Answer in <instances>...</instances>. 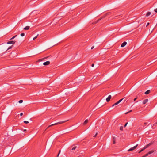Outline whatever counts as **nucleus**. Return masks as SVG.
<instances>
[{
    "label": "nucleus",
    "instance_id": "16",
    "mask_svg": "<svg viewBox=\"0 0 157 157\" xmlns=\"http://www.w3.org/2000/svg\"><path fill=\"white\" fill-rule=\"evenodd\" d=\"M150 92V90H148L146 91L145 93V94H149Z\"/></svg>",
    "mask_w": 157,
    "mask_h": 157
},
{
    "label": "nucleus",
    "instance_id": "8",
    "mask_svg": "<svg viewBox=\"0 0 157 157\" xmlns=\"http://www.w3.org/2000/svg\"><path fill=\"white\" fill-rule=\"evenodd\" d=\"M127 44V42L124 41L123 42L121 45V47H123L125 46L126 44Z\"/></svg>",
    "mask_w": 157,
    "mask_h": 157
},
{
    "label": "nucleus",
    "instance_id": "19",
    "mask_svg": "<svg viewBox=\"0 0 157 157\" xmlns=\"http://www.w3.org/2000/svg\"><path fill=\"white\" fill-rule=\"evenodd\" d=\"M17 36V35H15L13 37H12V38H10V40H13V39L15 37H16V36Z\"/></svg>",
    "mask_w": 157,
    "mask_h": 157
},
{
    "label": "nucleus",
    "instance_id": "41",
    "mask_svg": "<svg viewBox=\"0 0 157 157\" xmlns=\"http://www.w3.org/2000/svg\"><path fill=\"white\" fill-rule=\"evenodd\" d=\"M24 131H26V129H24Z\"/></svg>",
    "mask_w": 157,
    "mask_h": 157
},
{
    "label": "nucleus",
    "instance_id": "3",
    "mask_svg": "<svg viewBox=\"0 0 157 157\" xmlns=\"http://www.w3.org/2000/svg\"><path fill=\"white\" fill-rule=\"evenodd\" d=\"M138 145V144H137L136 146H134V147L131 148L130 149H129L128 150V151H133L136 149V147H137V146Z\"/></svg>",
    "mask_w": 157,
    "mask_h": 157
},
{
    "label": "nucleus",
    "instance_id": "35",
    "mask_svg": "<svg viewBox=\"0 0 157 157\" xmlns=\"http://www.w3.org/2000/svg\"><path fill=\"white\" fill-rule=\"evenodd\" d=\"M137 99V98H134V101H135Z\"/></svg>",
    "mask_w": 157,
    "mask_h": 157
},
{
    "label": "nucleus",
    "instance_id": "27",
    "mask_svg": "<svg viewBox=\"0 0 157 157\" xmlns=\"http://www.w3.org/2000/svg\"><path fill=\"white\" fill-rule=\"evenodd\" d=\"M123 127L122 126H121L120 128V129L122 131L123 130Z\"/></svg>",
    "mask_w": 157,
    "mask_h": 157
},
{
    "label": "nucleus",
    "instance_id": "23",
    "mask_svg": "<svg viewBox=\"0 0 157 157\" xmlns=\"http://www.w3.org/2000/svg\"><path fill=\"white\" fill-rule=\"evenodd\" d=\"M38 35H38V34L35 37H34V38H33V40H35V39H36L37 38V36H38Z\"/></svg>",
    "mask_w": 157,
    "mask_h": 157
},
{
    "label": "nucleus",
    "instance_id": "39",
    "mask_svg": "<svg viewBox=\"0 0 157 157\" xmlns=\"http://www.w3.org/2000/svg\"><path fill=\"white\" fill-rule=\"evenodd\" d=\"M23 113H21L20 114V116H22V115H23Z\"/></svg>",
    "mask_w": 157,
    "mask_h": 157
},
{
    "label": "nucleus",
    "instance_id": "9",
    "mask_svg": "<svg viewBox=\"0 0 157 157\" xmlns=\"http://www.w3.org/2000/svg\"><path fill=\"white\" fill-rule=\"evenodd\" d=\"M152 144L151 143H150L148 144L144 148L145 149L149 146H151Z\"/></svg>",
    "mask_w": 157,
    "mask_h": 157
},
{
    "label": "nucleus",
    "instance_id": "18",
    "mask_svg": "<svg viewBox=\"0 0 157 157\" xmlns=\"http://www.w3.org/2000/svg\"><path fill=\"white\" fill-rule=\"evenodd\" d=\"M88 122V121L87 119L85 120V121H84L83 124H86Z\"/></svg>",
    "mask_w": 157,
    "mask_h": 157
},
{
    "label": "nucleus",
    "instance_id": "36",
    "mask_svg": "<svg viewBox=\"0 0 157 157\" xmlns=\"http://www.w3.org/2000/svg\"><path fill=\"white\" fill-rule=\"evenodd\" d=\"M94 48V46H92L91 47V49H93Z\"/></svg>",
    "mask_w": 157,
    "mask_h": 157
},
{
    "label": "nucleus",
    "instance_id": "17",
    "mask_svg": "<svg viewBox=\"0 0 157 157\" xmlns=\"http://www.w3.org/2000/svg\"><path fill=\"white\" fill-rule=\"evenodd\" d=\"M150 14H151V12H148L147 13L146 15V16L147 17H148V16H149Z\"/></svg>",
    "mask_w": 157,
    "mask_h": 157
},
{
    "label": "nucleus",
    "instance_id": "5",
    "mask_svg": "<svg viewBox=\"0 0 157 157\" xmlns=\"http://www.w3.org/2000/svg\"><path fill=\"white\" fill-rule=\"evenodd\" d=\"M50 63V62L49 61H47L43 63V64L44 66H47Z\"/></svg>",
    "mask_w": 157,
    "mask_h": 157
},
{
    "label": "nucleus",
    "instance_id": "12",
    "mask_svg": "<svg viewBox=\"0 0 157 157\" xmlns=\"http://www.w3.org/2000/svg\"><path fill=\"white\" fill-rule=\"evenodd\" d=\"M113 144L116 143V138L115 137H113Z\"/></svg>",
    "mask_w": 157,
    "mask_h": 157
},
{
    "label": "nucleus",
    "instance_id": "11",
    "mask_svg": "<svg viewBox=\"0 0 157 157\" xmlns=\"http://www.w3.org/2000/svg\"><path fill=\"white\" fill-rule=\"evenodd\" d=\"M148 99H145V100H144V101H143V103L144 104H145L146 103H147L148 101Z\"/></svg>",
    "mask_w": 157,
    "mask_h": 157
},
{
    "label": "nucleus",
    "instance_id": "38",
    "mask_svg": "<svg viewBox=\"0 0 157 157\" xmlns=\"http://www.w3.org/2000/svg\"><path fill=\"white\" fill-rule=\"evenodd\" d=\"M94 64H92L91 65V66H92V67H94Z\"/></svg>",
    "mask_w": 157,
    "mask_h": 157
},
{
    "label": "nucleus",
    "instance_id": "13",
    "mask_svg": "<svg viewBox=\"0 0 157 157\" xmlns=\"http://www.w3.org/2000/svg\"><path fill=\"white\" fill-rule=\"evenodd\" d=\"M30 27L29 26H27L24 28L23 29L25 30H28L29 29Z\"/></svg>",
    "mask_w": 157,
    "mask_h": 157
},
{
    "label": "nucleus",
    "instance_id": "26",
    "mask_svg": "<svg viewBox=\"0 0 157 157\" xmlns=\"http://www.w3.org/2000/svg\"><path fill=\"white\" fill-rule=\"evenodd\" d=\"M24 122L25 124H28L29 123V122L27 121H24Z\"/></svg>",
    "mask_w": 157,
    "mask_h": 157
},
{
    "label": "nucleus",
    "instance_id": "20",
    "mask_svg": "<svg viewBox=\"0 0 157 157\" xmlns=\"http://www.w3.org/2000/svg\"><path fill=\"white\" fill-rule=\"evenodd\" d=\"M145 149H144V148H143L141 150H140L139 152V153H140L142 151H143L144 150H145Z\"/></svg>",
    "mask_w": 157,
    "mask_h": 157
},
{
    "label": "nucleus",
    "instance_id": "14",
    "mask_svg": "<svg viewBox=\"0 0 157 157\" xmlns=\"http://www.w3.org/2000/svg\"><path fill=\"white\" fill-rule=\"evenodd\" d=\"M101 18H100V19H98V20H97L96 21H95V22H94L93 23L94 24H96L97 22H98L99 21H100L101 19Z\"/></svg>",
    "mask_w": 157,
    "mask_h": 157
},
{
    "label": "nucleus",
    "instance_id": "33",
    "mask_svg": "<svg viewBox=\"0 0 157 157\" xmlns=\"http://www.w3.org/2000/svg\"><path fill=\"white\" fill-rule=\"evenodd\" d=\"M149 24V22L147 23L146 25V27Z\"/></svg>",
    "mask_w": 157,
    "mask_h": 157
},
{
    "label": "nucleus",
    "instance_id": "31",
    "mask_svg": "<svg viewBox=\"0 0 157 157\" xmlns=\"http://www.w3.org/2000/svg\"><path fill=\"white\" fill-rule=\"evenodd\" d=\"M12 54H13L12 53H11V54H10V57H13V56H12Z\"/></svg>",
    "mask_w": 157,
    "mask_h": 157
},
{
    "label": "nucleus",
    "instance_id": "2",
    "mask_svg": "<svg viewBox=\"0 0 157 157\" xmlns=\"http://www.w3.org/2000/svg\"><path fill=\"white\" fill-rule=\"evenodd\" d=\"M68 121V120H66V121H64L59 122H58L57 123H55V124H51L50 125H49V126H48L47 127V128H46V129L45 130V131L47 129H48L50 127H51V126H53V125H57V124H61L64 123L66 122V121Z\"/></svg>",
    "mask_w": 157,
    "mask_h": 157
},
{
    "label": "nucleus",
    "instance_id": "22",
    "mask_svg": "<svg viewBox=\"0 0 157 157\" xmlns=\"http://www.w3.org/2000/svg\"><path fill=\"white\" fill-rule=\"evenodd\" d=\"M132 111V110H130V111H129L128 112H127L126 113H125V114H127L128 113H130V112H131Z\"/></svg>",
    "mask_w": 157,
    "mask_h": 157
},
{
    "label": "nucleus",
    "instance_id": "4",
    "mask_svg": "<svg viewBox=\"0 0 157 157\" xmlns=\"http://www.w3.org/2000/svg\"><path fill=\"white\" fill-rule=\"evenodd\" d=\"M153 152H154L153 151H152L149 152L148 153L146 154H145L144 155L145 157L147 156L148 155L151 154L153 153Z\"/></svg>",
    "mask_w": 157,
    "mask_h": 157
},
{
    "label": "nucleus",
    "instance_id": "21",
    "mask_svg": "<svg viewBox=\"0 0 157 157\" xmlns=\"http://www.w3.org/2000/svg\"><path fill=\"white\" fill-rule=\"evenodd\" d=\"M76 146H75L72 148L71 150H75L76 149Z\"/></svg>",
    "mask_w": 157,
    "mask_h": 157
},
{
    "label": "nucleus",
    "instance_id": "15",
    "mask_svg": "<svg viewBox=\"0 0 157 157\" xmlns=\"http://www.w3.org/2000/svg\"><path fill=\"white\" fill-rule=\"evenodd\" d=\"M48 57H48H45L44 58H42V59H39V61H42V60H44V59H46Z\"/></svg>",
    "mask_w": 157,
    "mask_h": 157
},
{
    "label": "nucleus",
    "instance_id": "10",
    "mask_svg": "<svg viewBox=\"0 0 157 157\" xmlns=\"http://www.w3.org/2000/svg\"><path fill=\"white\" fill-rule=\"evenodd\" d=\"M152 144L151 143H150L148 144L144 148L145 149L149 146H151Z\"/></svg>",
    "mask_w": 157,
    "mask_h": 157
},
{
    "label": "nucleus",
    "instance_id": "25",
    "mask_svg": "<svg viewBox=\"0 0 157 157\" xmlns=\"http://www.w3.org/2000/svg\"><path fill=\"white\" fill-rule=\"evenodd\" d=\"M25 33H22L21 34V36H25Z\"/></svg>",
    "mask_w": 157,
    "mask_h": 157
},
{
    "label": "nucleus",
    "instance_id": "34",
    "mask_svg": "<svg viewBox=\"0 0 157 157\" xmlns=\"http://www.w3.org/2000/svg\"><path fill=\"white\" fill-rule=\"evenodd\" d=\"M127 124H128V123H127H127L125 124L124 125V127H125L126 126V125H127Z\"/></svg>",
    "mask_w": 157,
    "mask_h": 157
},
{
    "label": "nucleus",
    "instance_id": "37",
    "mask_svg": "<svg viewBox=\"0 0 157 157\" xmlns=\"http://www.w3.org/2000/svg\"><path fill=\"white\" fill-rule=\"evenodd\" d=\"M97 133L94 136V137H96V136H97Z\"/></svg>",
    "mask_w": 157,
    "mask_h": 157
},
{
    "label": "nucleus",
    "instance_id": "24",
    "mask_svg": "<svg viewBox=\"0 0 157 157\" xmlns=\"http://www.w3.org/2000/svg\"><path fill=\"white\" fill-rule=\"evenodd\" d=\"M23 101L22 100H20L18 102L20 103H22Z\"/></svg>",
    "mask_w": 157,
    "mask_h": 157
},
{
    "label": "nucleus",
    "instance_id": "7",
    "mask_svg": "<svg viewBox=\"0 0 157 157\" xmlns=\"http://www.w3.org/2000/svg\"><path fill=\"white\" fill-rule=\"evenodd\" d=\"M15 41H10L7 42V44H14Z\"/></svg>",
    "mask_w": 157,
    "mask_h": 157
},
{
    "label": "nucleus",
    "instance_id": "32",
    "mask_svg": "<svg viewBox=\"0 0 157 157\" xmlns=\"http://www.w3.org/2000/svg\"><path fill=\"white\" fill-rule=\"evenodd\" d=\"M157 124V122H156L153 124V126Z\"/></svg>",
    "mask_w": 157,
    "mask_h": 157
},
{
    "label": "nucleus",
    "instance_id": "30",
    "mask_svg": "<svg viewBox=\"0 0 157 157\" xmlns=\"http://www.w3.org/2000/svg\"><path fill=\"white\" fill-rule=\"evenodd\" d=\"M154 11L156 12V13H157V8L156 9H155L154 10Z\"/></svg>",
    "mask_w": 157,
    "mask_h": 157
},
{
    "label": "nucleus",
    "instance_id": "28",
    "mask_svg": "<svg viewBox=\"0 0 157 157\" xmlns=\"http://www.w3.org/2000/svg\"><path fill=\"white\" fill-rule=\"evenodd\" d=\"M60 151H61L60 150L59 151V152L58 154L57 155L56 157H58V156H59V154H60Z\"/></svg>",
    "mask_w": 157,
    "mask_h": 157
},
{
    "label": "nucleus",
    "instance_id": "1",
    "mask_svg": "<svg viewBox=\"0 0 157 157\" xmlns=\"http://www.w3.org/2000/svg\"><path fill=\"white\" fill-rule=\"evenodd\" d=\"M126 101V99L125 98H123L119 100L117 102L114 103L113 105H112V107H113L114 105H118L119 103L121 102H122V104H123L124 102H125Z\"/></svg>",
    "mask_w": 157,
    "mask_h": 157
},
{
    "label": "nucleus",
    "instance_id": "40",
    "mask_svg": "<svg viewBox=\"0 0 157 157\" xmlns=\"http://www.w3.org/2000/svg\"><path fill=\"white\" fill-rule=\"evenodd\" d=\"M147 124V123H144V124L145 125H146Z\"/></svg>",
    "mask_w": 157,
    "mask_h": 157
},
{
    "label": "nucleus",
    "instance_id": "42",
    "mask_svg": "<svg viewBox=\"0 0 157 157\" xmlns=\"http://www.w3.org/2000/svg\"><path fill=\"white\" fill-rule=\"evenodd\" d=\"M142 157H145V156L144 155L143 156H142Z\"/></svg>",
    "mask_w": 157,
    "mask_h": 157
},
{
    "label": "nucleus",
    "instance_id": "6",
    "mask_svg": "<svg viewBox=\"0 0 157 157\" xmlns=\"http://www.w3.org/2000/svg\"><path fill=\"white\" fill-rule=\"evenodd\" d=\"M111 96L110 95H109L108 97L106 98V101L107 102H109L111 98Z\"/></svg>",
    "mask_w": 157,
    "mask_h": 157
},
{
    "label": "nucleus",
    "instance_id": "29",
    "mask_svg": "<svg viewBox=\"0 0 157 157\" xmlns=\"http://www.w3.org/2000/svg\"><path fill=\"white\" fill-rule=\"evenodd\" d=\"M12 48V46H10L8 48V49L7 50H9V49H10L11 48Z\"/></svg>",
    "mask_w": 157,
    "mask_h": 157
}]
</instances>
